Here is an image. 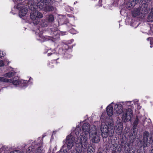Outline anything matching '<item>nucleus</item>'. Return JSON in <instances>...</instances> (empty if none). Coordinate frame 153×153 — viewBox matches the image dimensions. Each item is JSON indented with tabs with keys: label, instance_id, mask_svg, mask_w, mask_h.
<instances>
[{
	"label": "nucleus",
	"instance_id": "obj_1",
	"mask_svg": "<svg viewBox=\"0 0 153 153\" xmlns=\"http://www.w3.org/2000/svg\"><path fill=\"white\" fill-rule=\"evenodd\" d=\"M79 127H76L75 130V134L76 136L80 133V137H77L75 142L74 149H72L71 153H81V152L85 153L88 144V135L89 133L90 125L87 123L84 124L82 126V130L80 131L82 133L79 132Z\"/></svg>",
	"mask_w": 153,
	"mask_h": 153
},
{
	"label": "nucleus",
	"instance_id": "obj_2",
	"mask_svg": "<svg viewBox=\"0 0 153 153\" xmlns=\"http://www.w3.org/2000/svg\"><path fill=\"white\" fill-rule=\"evenodd\" d=\"M114 129L112 123H109L108 125L102 123L100 128L102 137L106 138L109 136L110 137H112L114 133Z\"/></svg>",
	"mask_w": 153,
	"mask_h": 153
},
{
	"label": "nucleus",
	"instance_id": "obj_3",
	"mask_svg": "<svg viewBox=\"0 0 153 153\" xmlns=\"http://www.w3.org/2000/svg\"><path fill=\"white\" fill-rule=\"evenodd\" d=\"M42 144L36 143V142L34 141L32 143V146L29 147L27 151V153H33V150L36 147V149L34 151V153H44V151L42 148Z\"/></svg>",
	"mask_w": 153,
	"mask_h": 153
},
{
	"label": "nucleus",
	"instance_id": "obj_4",
	"mask_svg": "<svg viewBox=\"0 0 153 153\" xmlns=\"http://www.w3.org/2000/svg\"><path fill=\"white\" fill-rule=\"evenodd\" d=\"M43 16L42 13L37 10L32 11L30 13V18L34 24H38L39 22V19L42 18Z\"/></svg>",
	"mask_w": 153,
	"mask_h": 153
},
{
	"label": "nucleus",
	"instance_id": "obj_5",
	"mask_svg": "<svg viewBox=\"0 0 153 153\" xmlns=\"http://www.w3.org/2000/svg\"><path fill=\"white\" fill-rule=\"evenodd\" d=\"M42 3L44 4V9L46 12L52 11L54 10V7L52 5L55 2L54 0H41Z\"/></svg>",
	"mask_w": 153,
	"mask_h": 153
},
{
	"label": "nucleus",
	"instance_id": "obj_6",
	"mask_svg": "<svg viewBox=\"0 0 153 153\" xmlns=\"http://www.w3.org/2000/svg\"><path fill=\"white\" fill-rule=\"evenodd\" d=\"M143 146L144 148L147 146L146 143H152L153 141L152 135L149 134L147 131H145L143 134Z\"/></svg>",
	"mask_w": 153,
	"mask_h": 153
},
{
	"label": "nucleus",
	"instance_id": "obj_7",
	"mask_svg": "<svg viewBox=\"0 0 153 153\" xmlns=\"http://www.w3.org/2000/svg\"><path fill=\"white\" fill-rule=\"evenodd\" d=\"M93 131L90 134V138L91 140L94 143H97L100 141V137L99 135L97 133V130H96V127L94 125L93 127Z\"/></svg>",
	"mask_w": 153,
	"mask_h": 153
},
{
	"label": "nucleus",
	"instance_id": "obj_8",
	"mask_svg": "<svg viewBox=\"0 0 153 153\" xmlns=\"http://www.w3.org/2000/svg\"><path fill=\"white\" fill-rule=\"evenodd\" d=\"M132 116L133 111L131 109L128 108L123 114L122 117V120L124 122H128L130 120Z\"/></svg>",
	"mask_w": 153,
	"mask_h": 153
},
{
	"label": "nucleus",
	"instance_id": "obj_9",
	"mask_svg": "<svg viewBox=\"0 0 153 153\" xmlns=\"http://www.w3.org/2000/svg\"><path fill=\"white\" fill-rule=\"evenodd\" d=\"M0 81L4 82H10L15 85L20 84L21 81L19 79L15 80L14 79H8L2 77H0Z\"/></svg>",
	"mask_w": 153,
	"mask_h": 153
},
{
	"label": "nucleus",
	"instance_id": "obj_10",
	"mask_svg": "<svg viewBox=\"0 0 153 153\" xmlns=\"http://www.w3.org/2000/svg\"><path fill=\"white\" fill-rule=\"evenodd\" d=\"M66 140V144L67 147L68 149H70L74 146V143L75 140V137L71 134L67 137Z\"/></svg>",
	"mask_w": 153,
	"mask_h": 153
},
{
	"label": "nucleus",
	"instance_id": "obj_11",
	"mask_svg": "<svg viewBox=\"0 0 153 153\" xmlns=\"http://www.w3.org/2000/svg\"><path fill=\"white\" fill-rule=\"evenodd\" d=\"M123 125L122 123L118 122L115 125V131L116 133L119 135H121L122 131Z\"/></svg>",
	"mask_w": 153,
	"mask_h": 153
},
{
	"label": "nucleus",
	"instance_id": "obj_12",
	"mask_svg": "<svg viewBox=\"0 0 153 153\" xmlns=\"http://www.w3.org/2000/svg\"><path fill=\"white\" fill-rule=\"evenodd\" d=\"M140 9L141 14H146L148 13L149 8L148 5L146 4H143Z\"/></svg>",
	"mask_w": 153,
	"mask_h": 153
},
{
	"label": "nucleus",
	"instance_id": "obj_13",
	"mask_svg": "<svg viewBox=\"0 0 153 153\" xmlns=\"http://www.w3.org/2000/svg\"><path fill=\"white\" fill-rule=\"evenodd\" d=\"M17 7L19 9L20 8V10L19 12L20 16H25L27 12V10L26 7H23L22 6H20L19 4H18Z\"/></svg>",
	"mask_w": 153,
	"mask_h": 153
},
{
	"label": "nucleus",
	"instance_id": "obj_14",
	"mask_svg": "<svg viewBox=\"0 0 153 153\" xmlns=\"http://www.w3.org/2000/svg\"><path fill=\"white\" fill-rule=\"evenodd\" d=\"M114 110L117 115L120 114L123 111L122 105L120 104L115 105L114 106Z\"/></svg>",
	"mask_w": 153,
	"mask_h": 153
},
{
	"label": "nucleus",
	"instance_id": "obj_15",
	"mask_svg": "<svg viewBox=\"0 0 153 153\" xmlns=\"http://www.w3.org/2000/svg\"><path fill=\"white\" fill-rule=\"evenodd\" d=\"M141 0H130L127 4L128 7H134L136 4L141 2Z\"/></svg>",
	"mask_w": 153,
	"mask_h": 153
},
{
	"label": "nucleus",
	"instance_id": "obj_16",
	"mask_svg": "<svg viewBox=\"0 0 153 153\" xmlns=\"http://www.w3.org/2000/svg\"><path fill=\"white\" fill-rule=\"evenodd\" d=\"M140 13L141 12L140 8L134 9L132 12V15L134 17H136L139 15Z\"/></svg>",
	"mask_w": 153,
	"mask_h": 153
},
{
	"label": "nucleus",
	"instance_id": "obj_17",
	"mask_svg": "<svg viewBox=\"0 0 153 153\" xmlns=\"http://www.w3.org/2000/svg\"><path fill=\"white\" fill-rule=\"evenodd\" d=\"M107 114L109 116H111L113 114V107L111 105H108L106 108Z\"/></svg>",
	"mask_w": 153,
	"mask_h": 153
},
{
	"label": "nucleus",
	"instance_id": "obj_18",
	"mask_svg": "<svg viewBox=\"0 0 153 153\" xmlns=\"http://www.w3.org/2000/svg\"><path fill=\"white\" fill-rule=\"evenodd\" d=\"M140 122V119L138 116H137L135 119L134 122L133 123V129L137 128V126Z\"/></svg>",
	"mask_w": 153,
	"mask_h": 153
},
{
	"label": "nucleus",
	"instance_id": "obj_19",
	"mask_svg": "<svg viewBox=\"0 0 153 153\" xmlns=\"http://www.w3.org/2000/svg\"><path fill=\"white\" fill-rule=\"evenodd\" d=\"M46 20L49 22L52 23L54 21V16L52 14H49L47 15Z\"/></svg>",
	"mask_w": 153,
	"mask_h": 153
},
{
	"label": "nucleus",
	"instance_id": "obj_20",
	"mask_svg": "<svg viewBox=\"0 0 153 153\" xmlns=\"http://www.w3.org/2000/svg\"><path fill=\"white\" fill-rule=\"evenodd\" d=\"M37 7L36 2H35V3H33V4H31L29 7L30 10L32 11H35Z\"/></svg>",
	"mask_w": 153,
	"mask_h": 153
},
{
	"label": "nucleus",
	"instance_id": "obj_21",
	"mask_svg": "<svg viewBox=\"0 0 153 153\" xmlns=\"http://www.w3.org/2000/svg\"><path fill=\"white\" fill-rule=\"evenodd\" d=\"M15 75V73L13 72L10 71L8 73H5L4 74V76L5 77H7L8 78L11 77Z\"/></svg>",
	"mask_w": 153,
	"mask_h": 153
},
{
	"label": "nucleus",
	"instance_id": "obj_22",
	"mask_svg": "<svg viewBox=\"0 0 153 153\" xmlns=\"http://www.w3.org/2000/svg\"><path fill=\"white\" fill-rule=\"evenodd\" d=\"M95 149L93 148H92V147H90L89 148H88L87 149V153H94Z\"/></svg>",
	"mask_w": 153,
	"mask_h": 153
},
{
	"label": "nucleus",
	"instance_id": "obj_23",
	"mask_svg": "<svg viewBox=\"0 0 153 153\" xmlns=\"http://www.w3.org/2000/svg\"><path fill=\"white\" fill-rule=\"evenodd\" d=\"M131 102V101H126L125 102L124 104H123V105L126 107H128L130 105Z\"/></svg>",
	"mask_w": 153,
	"mask_h": 153
},
{
	"label": "nucleus",
	"instance_id": "obj_24",
	"mask_svg": "<svg viewBox=\"0 0 153 153\" xmlns=\"http://www.w3.org/2000/svg\"><path fill=\"white\" fill-rule=\"evenodd\" d=\"M41 38L42 39H43V41H47L50 39L49 37L47 36H42Z\"/></svg>",
	"mask_w": 153,
	"mask_h": 153
},
{
	"label": "nucleus",
	"instance_id": "obj_25",
	"mask_svg": "<svg viewBox=\"0 0 153 153\" xmlns=\"http://www.w3.org/2000/svg\"><path fill=\"white\" fill-rule=\"evenodd\" d=\"M67 151L61 149L58 153H66Z\"/></svg>",
	"mask_w": 153,
	"mask_h": 153
},
{
	"label": "nucleus",
	"instance_id": "obj_26",
	"mask_svg": "<svg viewBox=\"0 0 153 153\" xmlns=\"http://www.w3.org/2000/svg\"><path fill=\"white\" fill-rule=\"evenodd\" d=\"M4 63L3 61L0 60V67H1L2 66H4Z\"/></svg>",
	"mask_w": 153,
	"mask_h": 153
},
{
	"label": "nucleus",
	"instance_id": "obj_27",
	"mask_svg": "<svg viewBox=\"0 0 153 153\" xmlns=\"http://www.w3.org/2000/svg\"><path fill=\"white\" fill-rule=\"evenodd\" d=\"M11 153H20V151L18 150H15L11 152Z\"/></svg>",
	"mask_w": 153,
	"mask_h": 153
},
{
	"label": "nucleus",
	"instance_id": "obj_28",
	"mask_svg": "<svg viewBox=\"0 0 153 153\" xmlns=\"http://www.w3.org/2000/svg\"><path fill=\"white\" fill-rule=\"evenodd\" d=\"M153 42L151 40L150 41V44L151 45L150 47L151 48L153 47Z\"/></svg>",
	"mask_w": 153,
	"mask_h": 153
},
{
	"label": "nucleus",
	"instance_id": "obj_29",
	"mask_svg": "<svg viewBox=\"0 0 153 153\" xmlns=\"http://www.w3.org/2000/svg\"><path fill=\"white\" fill-rule=\"evenodd\" d=\"M4 56V55L2 53H1V52L0 51V58Z\"/></svg>",
	"mask_w": 153,
	"mask_h": 153
},
{
	"label": "nucleus",
	"instance_id": "obj_30",
	"mask_svg": "<svg viewBox=\"0 0 153 153\" xmlns=\"http://www.w3.org/2000/svg\"><path fill=\"white\" fill-rule=\"evenodd\" d=\"M51 54H52V53H48V56H51Z\"/></svg>",
	"mask_w": 153,
	"mask_h": 153
},
{
	"label": "nucleus",
	"instance_id": "obj_31",
	"mask_svg": "<svg viewBox=\"0 0 153 153\" xmlns=\"http://www.w3.org/2000/svg\"><path fill=\"white\" fill-rule=\"evenodd\" d=\"M151 38L149 37V38H147V40L149 41V39L151 40Z\"/></svg>",
	"mask_w": 153,
	"mask_h": 153
},
{
	"label": "nucleus",
	"instance_id": "obj_32",
	"mask_svg": "<svg viewBox=\"0 0 153 153\" xmlns=\"http://www.w3.org/2000/svg\"><path fill=\"white\" fill-rule=\"evenodd\" d=\"M97 153H102V152L101 151H98Z\"/></svg>",
	"mask_w": 153,
	"mask_h": 153
},
{
	"label": "nucleus",
	"instance_id": "obj_33",
	"mask_svg": "<svg viewBox=\"0 0 153 153\" xmlns=\"http://www.w3.org/2000/svg\"><path fill=\"white\" fill-rule=\"evenodd\" d=\"M150 153H153V149L151 150Z\"/></svg>",
	"mask_w": 153,
	"mask_h": 153
},
{
	"label": "nucleus",
	"instance_id": "obj_34",
	"mask_svg": "<svg viewBox=\"0 0 153 153\" xmlns=\"http://www.w3.org/2000/svg\"><path fill=\"white\" fill-rule=\"evenodd\" d=\"M65 32H63V33H62V35H64L65 34H64V33H65Z\"/></svg>",
	"mask_w": 153,
	"mask_h": 153
},
{
	"label": "nucleus",
	"instance_id": "obj_35",
	"mask_svg": "<svg viewBox=\"0 0 153 153\" xmlns=\"http://www.w3.org/2000/svg\"><path fill=\"white\" fill-rule=\"evenodd\" d=\"M37 1V0H33V1H34V2H35Z\"/></svg>",
	"mask_w": 153,
	"mask_h": 153
},
{
	"label": "nucleus",
	"instance_id": "obj_36",
	"mask_svg": "<svg viewBox=\"0 0 153 153\" xmlns=\"http://www.w3.org/2000/svg\"><path fill=\"white\" fill-rule=\"evenodd\" d=\"M141 0V1H142V0ZM148 0V1H152V0Z\"/></svg>",
	"mask_w": 153,
	"mask_h": 153
},
{
	"label": "nucleus",
	"instance_id": "obj_37",
	"mask_svg": "<svg viewBox=\"0 0 153 153\" xmlns=\"http://www.w3.org/2000/svg\"><path fill=\"white\" fill-rule=\"evenodd\" d=\"M26 146V144H24V147H25V146Z\"/></svg>",
	"mask_w": 153,
	"mask_h": 153
},
{
	"label": "nucleus",
	"instance_id": "obj_38",
	"mask_svg": "<svg viewBox=\"0 0 153 153\" xmlns=\"http://www.w3.org/2000/svg\"><path fill=\"white\" fill-rule=\"evenodd\" d=\"M149 19H150V16H149Z\"/></svg>",
	"mask_w": 153,
	"mask_h": 153
},
{
	"label": "nucleus",
	"instance_id": "obj_39",
	"mask_svg": "<svg viewBox=\"0 0 153 153\" xmlns=\"http://www.w3.org/2000/svg\"><path fill=\"white\" fill-rule=\"evenodd\" d=\"M81 153H83V152H81Z\"/></svg>",
	"mask_w": 153,
	"mask_h": 153
},
{
	"label": "nucleus",
	"instance_id": "obj_40",
	"mask_svg": "<svg viewBox=\"0 0 153 153\" xmlns=\"http://www.w3.org/2000/svg\"><path fill=\"white\" fill-rule=\"evenodd\" d=\"M130 152H129L128 153H130Z\"/></svg>",
	"mask_w": 153,
	"mask_h": 153
},
{
	"label": "nucleus",
	"instance_id": "obj_41",
	"mask_svg": "<svg viewBox=\"0 0 153 153\" xmlns=\"http://www.w3.org/2000/svg\"><path fill=\"white\" fill-rule=\"evenodd\" d=\"M133 153H134V152H133Z\"/></svg>",
	"mask_w": 153,
	"mask_h": 153
}]
</instances>
